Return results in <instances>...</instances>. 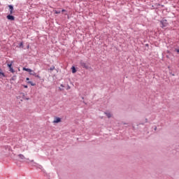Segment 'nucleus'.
I'll return each instance as SVG.
<instances>
[{"label": "nucleus", "instance_id": "a211bd4d", "mask_svg": "<svg viewBox=\"0 0 179 179\" xmlns=\"http://www.w3.org/2000/svg\"><path fill=\"white\" fill-rule=\"evenodd\" d=\"M69 89H71V86H69V85H67V88H66V90H69Z\"/></svg>", "mask_w": 179, "mask_h": 179}, {"label": "nucleus", "instance_id": "4468645a", "mask_svg": "<svg viewBox=\"0 0 179 179\" xmlns=\"http://www.w3.org/2000/svg\"><path fill=\"white\" fill-rule=\"evenodd\" d=\"M0 76H3V78H5V73L1 71V69H0Z\"/></svg>", "mask_w": 179, "mask_h": 179}, {"label": "nucleus", "instance_id": "9b49d317", "mask_svg": "<svg viewBox=\"0 0 179 179\" xmlns=\"http://www.w3.org/2000/svg\"><path fill=\"white\" fill-rule=\"evenodd\" d=\"M106 117H108V118H111V113H105Z\"/></svg>", "mask_w": 179, "mask_h": 179}, {"label": "nucleus", "instance_id": "5701e85b", "mask_svg": "<svg viewBox=\"0 0 179 179\" xmlns=\"http://www.w3.org/2000/svg\"><path fill=\"white\" fill-rule=\"evenodd\" d=\"M26 80H27H27H30V78H26Z\"/></svg>", "mask_w": 179, "mask_h": 179}, {"label": "nucleus", "instance_id": "39448f33", "mask_svg": "<svg viewBox=\"0 0 179 179\" xmlns=\"http://www.w3.org/2000/svg\"><path fill=\"white\" fill-rule=\"evenodd\" d=\"M6 18L8 19V20H11V21L15 20V16L12 15V14L8 15Z\"/></svg>", "mask_w": 179, "mask_h": 179}, {"label": "nucleus", "instance_id": "6e6552de", "mask_svg": "<svg viewBox=\"0 0 179 179\" xmlns=\"http://www.w3.org/2000/svg\"><path fill=\"white\" fill-rule=\"evenodd\" d=\"M22 70L26 71L27 72H29V74L31 73V72H33V70H31V69H27L26 67H23Z\"/></svg>", "mask_w": 179, "mask_h": 179}, {"label": "nucleus", "instance_id": "0eeeda50", "mask_svg": "<svg viewBox=\"0 0 179 179\" xmlns=\"http://www.w3.org/2000/svg\"><path fill=\"white\" fill-rule=\"evenodd\" d=\"M29 75H32L33 76H35V78H38V79L41 78V77H40V76L38 75L37 73H36L34 71L31 72V73Z\"/></svg>", "mask_w": 179, "mask_h": 179}, {"label": "nucleus", "instance_id": "b1692460", "mask_svg": "<svg viewBox=\"0 0 179 179\" xmlns=\"http://www.w3.org/2000/svg\"><path fill=\"white\" fill-rule=\"evenodd\" d=\"M24 87L25 89H27V85H24Z\"/></svg>", "mask_w": 179, "mask_h": 179}, {"label": "nucleus", "instance_id": "f8f14e48", "mask_svg": "<svg viewBox=\"0 0 179 179\" xmlns=\"http://www.w3.org/2000/svg\"><path fill=\"white\" fill-rule=\"evenodd\" d=\"M18 157H19L20 159H21L22 160H24V155H22V154H20V155H18Z\"/></svg>", "mask_w": 179, "mask_h": 179}, {"label": "nucleus", "instance_id": "a878e982", "mask_svg": "<svg viewBox=\"0 0 179 179\" xmlns=\"http://www.w3.org/2000/svg\"><path fill=\"white\" fill-rule=\"evenodd\" d=\"M83 99H85L84 97H82V99L83 100Z\"/></svg>", "mask_w": 179, "mask_h": 179}, {"label": "nucleus", "instance_id": "cd10ccee", "mask_svg": "<svg viewBox=\"0 0 179 179\" xmlns=\"http://www.w3.org/2000/svg\"><path fill=\"white\" fill-rule=\"evenodd\" d=\"M172 76H174V74H172Z\"/></svg>", "mask_w": 179, "mask_h": 179}, {"label": "nucleus", "instance_id": "f3484780", "mask_svg": "<svg viewBox=\"0 0 179 179\" xmlns=\"http://www.w3.org/2000/svg\"><path fill=\"white\" fill-rule=\"evenodd\" d=\"M16 76H13L12 78H11V80H16Z\"/></svg>", "mask_w": 179, "mask_h": 179}, {"label": "nucleus", "instance_id": "20e7f679", "mask_svg": "<svg viewBox=\"0 0 179 179\" xmlns=\"http://www.w3.org/2000/svg\"><path fill=\"white\" fill-rule=\"evenodd\" d=\"M8 7L9 8V12H10V15H13V5H8Z\"/></svg>", "mask_w": 179, "mask_h": 179}, {"label": "nucleus", "instance_id": "1a4fd4ad", "mask_svg": "<svg viewBox=\"0 0 179 179\" xmlns=\"http://www.w3.org/2000/svg\"><path fill=\"white\" fill-rule=\"evenodd\" d=\"M72 73H76V68L75 66L71 67Z\"/></svg>", "mask_w": 179, "mask_h": 179}, {"label": "nucleus", "instance_id": "412c9836", "mask_svg": "<svg viewBox=\"0 0 179 179\" xmlns=\"http://www.w3.org/2000/svg\"><path fill=\"white\" fill-rule=\"evenodd\" d=\"M60 86L61 87H65V86H64V84H61Z\"/></svg>", "mask_w": 179, "mask_h": 179}, {"label": "nucleus", "instance_id": "9d476101", "mask_svg": "<svg viewBox=\"0 0 179 179\" xmlns=\"http://www.w3.org/2000/svg\"><path fill=\"white\" fill-rule=\"evenodd\" d=\"M27 83H29L31 86H36V83L31 81H28Z\"/></svg>", "mask_w": 179, "mask_h": 179}, {"label": "nucleus", "instance_id": "7ed1b4c3", "mask_svg": "<svg viewBox=\"0 0 179 179\" xmlns=\"http://www.w3.org/2000/svg\"><path fill=\"white\" fill-rule=\"evenodd\" d=\"M13 64V62H11L10 64H7V66L9 69V72H11V73H15V70L13 69V67L12 66V64Z\"/></svg>", "mask_w": 179, "mask_h": 179}, {"label": "nucleus", "instance_id": "4be33fe9", "mask_svg": "<svg viewBox=\"0 0 179 179\" xmlns=\"http://www.w3.org/2000/svg\"><path fill=\"white\" fill-rule=\"evenodd\" d=\"M62 12H66V10L62 9Z\"/></svg>", "mask_w": 179, "mask_h": 179}, {"label": "nucleus", "instance_id": "ddd939ff", "mask_svg": "<svg viewBox=\"0 0 179 179\" xmlns=\"http://www.w3.org/2000/svg\"><path fill=\"white\" fill-rule=\"evenodd\" d=\"M53 12H54L56 15H59V13H61V10H53Z\"/></svg>", "mask_w": 179, "mask_h": 179}, {"label": "nucleus", "instance_id": "2eb2a0df", "mask_svg": "<svg viewBox=\"0 0 179 179\" xmlns=\"http://www.w3.org/2000/svg\"><path fill=\"white\" fill-rule=\"evenodd\" d=\"M19 48H23V42H21L18 46Z\"/></svg>", "mask_w": 179, "mask_h": 179}, {"label": "nucleus", "instance_id": "f257e3e1", "mask_svg": "<svg viewBox=\"0 0 179 179\" xmlns=\"http://www.w3.org/2000/svg\"><path fill=\"white\" fill-rule=\"evenodd\" d=\"M80 66L81 68H84L85 69H90V66H89V64L85 62L83 60L80 61Z\"/></svg>", "mask_w": 179, "mask_h": 179}, {"label": "nucleus", "instance_id": "423d86ee", "mask_svg": "<svg viewBox=\"0 0 179 179\" xmlns=\"http://www.w3.org/2000/svg\"><path fill=\"white\" fill-rule=\"evenodd\" d=\"M59 122H61V118H60V117H55V120H54V121H53V123H54V124H58V123H59Z\"/></svg>", "mask_w": 179, "mask_h": 179}, {"label": "nucleus", "instance_id": "f03ea898", "mask_svg": "<svg viewBox=\"0 0 179 179\" xmlns=\"http://www.w3.org/2000/svg\"><path fill=\"white\" fill-rule=\"evenodd\" d=\"M169 26V22H167V20H162L160 21V27L162 29H166Z\"/></svg>", "mask_w": 179, "mask_h": 179}, {"label": "nucleus", "instance_id": "393cba45", "mask_svg": "<svg viewBox=\"0 0 179 179\" xmlns=\"http://www.w3.org/2000/svg\"><path fill=\"white\" fill-rule=\"evenodd\" d=\"M156 129H157V127H155V131H156Z\"/></svg>", "mask_w": 179, "mask_h": 179}, {"label": "nucleus", "instance_id": "6ab92c4d", "mask_svg": "<svg viewBox=\"0 0 179 179\" xmlns=\"http://www.w3.org/2000/svg\"><path fill=\"white\" fill-rule=\"evenodd\" d=\"M59 90H60V92H63L64 88L59 87Z\"/></svg>", "mask_w": 179, "mask_h": 179}, {"label": "nucleus", "instance_id": "aec40b11", "mask_svg": "<svg viewBox=\"0 0 179 179\" xmlns=\"http://www.w3.org/2000/svg\"><path fill=\"white\" fill-rule=\"evenodd\" d=\"M64 15H66V16H68V19H69V15H68L67 13H66Z\"/></svg>", "mask_w": 179, "mask_h": 179}, {"label": "nucleus", "instance_id": "bb28decb", "mask_svg": "<svg viewBox=\"0 0 179 179\" xmlns=\"http://www.w3.org/2000/svg\"><path fill=\"white\" fill-rule=\"evenodd\" d=\"M27 48H29V45H27Z\"/></svg>", "mask_w": 179, "mask_h": 179}, {"label": "nucleus", "instance_id": "dca6fc26", "mask_svg": "<svg viewBox=\"0 0 179 179\" xmlns=\"http://www.w3.org/2000/svg\"><path fill=\"white\" fill-rule=\"evenodd\" d=\"M54 69H55V66H52L50 68V71H54Z\"/></svg>", "mask_w": 179, "mask_h": 179}]
</instances>
